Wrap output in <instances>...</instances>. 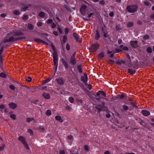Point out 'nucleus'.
Returning a JSON list of instances; mask_svg holds the SVG:
<instances>
[{
	"mask_svg": "<svg viewBox=\"0 0 154 154\" xmlns=\"http://www.w3.org/2000/svg\"><path fill=\"white\" fill-rule=\"evenodd\" d=\"M24 35L23 32L21 30H15L12 32H10L8 34L9 36L13 35L11 36L8 39H6L4 40L5 43L8 42H14L22 39L21 37H19L17 36L22 35Z\"/></svg>",
	"mask_w": 154,
	"mask_h": 154,
	"instance_id": "nucleus-1",
	"label": "nucleus"
},
{
	"mask_svg": "<svg viewBox=\"0 0 154 154\" xmlns=\"http://www.w3.org/2000/svg\"><path fill=\"white\" fill-rule=\"evenodd\" d=\"M52 48L53 51V52L52 53V55L54 68L56 71L57 69V66L58 65V57L55 47H52Z\"/></svg>",
	"mask_w": 154,
	"mask_h": 154,
	"instance_id": "nucleus-2",
	"label": "nucleus"
},
{
	"mask_svg": "<svg viewBox=\"0 0 154 154\" xmlns=\"http://www.w3.org/2000/svg\"><path fill=\"white\" fill-rule=\"evenodd\" d=\"M138 6L137 5H132L127 6L126 9L127 11L130 13H134L137 9Z\"/></svg>",
	"mask_w": 154,
	"mask_h": 154,
	"instance_id": "nucleus-3",
	"label": "nucleus"
},
{
	"mask_svg": "<svg viewBox=\"0 0 154 154\" xmlns=\"http://www.w3.org/2000/svg\"><path fill=\"white\" fill-rule=\"evenodd\" d=\"M18 140L23 145L26 149L28 150L29 149V147L26 141L25 138L22 136H20L18 138Z\"/></svg>",
	"mask_w": 154,
	"mask_h": 154,
	"instance_id": "nucleus-4",
	"label": "nucleus"
},
{
	"mask_svg": "<svg viewBox=\"0 0 154 154\" xmlns=\"http://www.w3.org/2000/svg\"><path fill=\"white\" fill-rule=\"evenodd\" d=\"M61 63L66 70H67L69 67L67 60L66 58H62L60 59Z\"/></svg>",
	"mask_w": 154,
	"mask_h": 154,
	"instance_id": "nucleus-5",
	"label": "nucleus"
},
{
	"mask_svg": "<svg viewBox=\"0 0 154 154\" xmlns=\"http://www.w3.org/2000/svg\"><path fill=\"white\" fill-rule=\"evenodd\" d=\"M99 47V44L97 42L94 43L90 48L91 52H94L96 51Z\"/></svg>",
	"mask_w": 154,
	"mask_h": 154,
	"instance_id": "nucleus-6",
	"label": "nucleus"
},
{
	"mask_svg": "<svg viewBox=\"0 0 154 154\" xmlns=\"http://www.w3.org/2000/svg\"><path fill=\"white\" fill-rule=\"evenodd\" d=\"M75 53H74L71 57L69 60L70 63L73 65H75L76 63V59L75 58Z\"/></svg>",
	"mask_w": 154,
	"mask_h": 154,
	"instance_id": "nucleus-7",
	"label": "nucleus"
},
{
	"mask_svg": "<svg viewBox=\"0 0 154 154\" xmlns=\"http://www.w3.org/2000/svg\"><path fill=\"white\" fill-rule=\"evenodd\" d=\"M137 43L138 42L137 41H131L130 42L131 46L134 48H137L139 47Z\"/></svg>",
	"mask_w": 154,
	"mask_h": 154,
	"instance_id": "nucleus-8",
	"label": "nucleus"
},
{
	"mask_svg": "<svg viewBox=\"0 0 154 154\" xmlns=\"http://www.w3.org/2000/svg\"><path fill=\"white\" fill-rule=\"evenodd\" d=\"M86 8V6L85 5H83L82 6L80 9V12L82 15L83 16H84L85 14V10Z\"/></svg>",
	"mask_w": 154,
	"mask_h": 154,
	"instance_id": "nucleus-9",
	"label": "nucleus"
},
{
	"mask_svg": "<svg viewBox=\"0 0 154 154\" xmlns=\"http://www.w3.org/2000/svg\"><path fill=\"white\" fill-rule=\"evenodd\" d=\"M103 96L104 97H105L106 96V93L103 91H99L96 94V96Z\"/></svg>",
	"mask_w": 154,
	"mask_h": 154,
	"instance_id": "nucleus-10",
	"label": "nucleus"
},
{
	"mask_svg": "<svg viewBox=\"0 0 154 154\" xmlns=\"http://www.w3.org/2000/svg\"><path fill=\"white\" fill-rule=\"evenodd\" d=\"M81 79L82 81L85 84L87 83L88 80L87 75L86 73H84V76H81Z\"/></svg>",
	"mask_w": 154,
	"mask_h": 154,
	"instance_id": "nucleus-11",
	"label": "nucleus"
},
{
	"mask_svg": "<svg viewBox=\"0 0 154 154\" xmlns=\"http://www.w3.org/2000/svg\"><path fill=\"white\" fill-rule=\"evenodd\" d=\"M55 80L57 82V83L59 85H62L64 84V82L63 79L62 77L56 79Z\"/></svg>",
	"mask_w": 154,
	"mask_h": 154,
	"instance_id": "nucleus-12",
	"label": "nucleus"
},
{
	"mask_svg": "<svg viewBox=\"0 0 154 154\" xmlns=\"http://www.w3.org/2000/svg\"><path fill=\"white\" fill-rule=\"evenodd\" d=\"M73 35L74 38H75L77 42H82L81 40L79 37V35L77 34L76 32H74L73 34Z\"/></svg>",
	"mask_w": 154,
	"mask_h": 154,
	"instance_id": "nucleus-13",
	"label": "nucleus"
},
{
	"mask_svg": "<svg viewBox=\"0 0 154 154\" xmlns=\"http://www.w3.org/2000/svg\"><path fill=\"white\" fill-rule=\"evenodd\" d=\"M141 113L144 116H149L150 113L149 111L147 110H143L141 112Z\"/></svg>",
	"mask_w": 154,
	"mask_h": 154,
	"instance_id": "nucleus-14",
	"label": "nucleus"
},
{
	"mask_svg": "<svg viewBox=\"0 0 154 154\" xmlns=\"http://www.w3.org/2000/svg\"><path fill=\"white\" fill-rule=\"evenodd\" d=\"M8 105L10 108L12 109H15L17 107L16 104L13 103H9Z\"/></svg>",
	"mask_w": 154,
	"mask_h": 154,
	"instance_id": "nucleus-15",
	"label": "nucleus"
},
{
	"mask_svg": "<svg viewBox=\"0 0 154 154\" xmlns=\"http://www.w3.org/2000/svg\"><path fill=\"white\" fill-rule=\"evenodd\" d=\"M96 34L95 37V39L96 40H98L100 38V35L98 30H96Z\"/></svg>",
	"mask_w": 154,
	"mask_h": 154,
	"instance_id": "nucleus-16",
	"label": "nucleus"
},
{
	"mask_svg": "<svg viewBox=\"0 0 154 154\" xmlns=\"http://www.w3.org/2000/svg\"><path fill=\"white\" fill-rule=\"evenodd\" d=\"M43 96L45 98L47 99H50V96L49 94L48 93H44L42 94Z\"/></svg>",
	"mask_w": 154,
	"mask_h": 154,
	"instance_id": "nucleus-17",
	"label": "nucleus"
},
{
	"mask_svg": "<svg viewBox=\"0 0 154 154\" xmlns=\"http://www.w3.org/2000/svg\"><path fill=\"white\" fill-rule=\"evenodd\" d=\"M55 119L59 121L60 122H63V119H61V117L59 116H57L55 117Z\"/></svg>",
	"mask_w": 154,
	"mask_h": 154,
	"instance_id": "nucleus-18",
	"label": "nucleus"
},
{
	"mask_svg": "<svg viewBox=\"0 0 154 154\" xmlns=\"http://www.w3.org/2000/svg\"><path fill=\"white\" fill-rule=\"evenodd\" d=\"M136 72V71L133 70L131 69H129L128 70V72L131 75L134 74Z\"/></svg>",
	"mask_w": 154,
	"mask_h": 154,
	"instance_id": "nucleus-19",
	"label": "nucleus"
},
{
	"mask_svg": "<svg viewBox=\"0 0 154 154\" xmlns=\"http://www.w3.org/2000/svg\"><path fill=\"white\" fill-rule=\"evenodd\" d=\"M67 36L66 35H64L63 36V39L62 42H61V44L62 45H63V44H64L66 41L67 40Z\"/></svg>",
	"mask_w": 154,
	"mask_h": 154,
	"instance_id": "nucleus-20",
	"label": "nucleus"
},
{
	"mask_svg": "<svg viewBox=\"0 0 154 154\" xmlns=\"http://www.w3.org/2000/svg\"><path fill=\"white\" fill-rule=\"evenodd\" d=\"M34 41L38 43H45V42L43 41L42 40H41L40 39H39L38 38H35L34 39Z\"/></svg>",
	"mask_w": 154,
	"mask_h": 154,
	"instance_id": "nucleus-21",
	"label": "nucleus"
},
{
	"mask_svg": "<svg viewBox=\"0 0 154 154\" xmlns=\"http://www.w3.org/2000/svg\"><path fill=\"white\" fill-rule=\"evenodd\" d=\"M34 28V26L32 24L28 23L27 26V28L30 30H32Z\"/></svg>",
	"mask_w": 154,
	"mask_h": 154,
	"instance_id": "nucleus-22",
	"label": "nucleus"
},
{
	"mask_svg": "<svg viewBox=\"0 0 154 154\" xmlns=\"http://www.w3.org/2000/svg\"><path fill=\"white\" fill-rule=\"evenodd\" d=\"M119 47L121 48H122V49L123 50L128 51V48L126 46L124 47V46L122 45H120L119 46Z\"/></svg>",
	"mask_w": 154,
	"mask_h": 154,
	"instance_id": "nucleus-23",
	"label": "nucleus"
},
{
	"mask_svg": "<svg viewBox=\"0 0 154 154\" xmlns=\"http://www.w3.org/2000/svg\"><path fill=\"white\" fill-rule=\"evenodd\" d=\"M13 13L15 15H18L20 14V12L19 11L15 10L13 11Z\"/></svg>",
	"mask_w": 154,
	"mask_h": 154,
	"instance_id": "nucleus-24",
	"label": "nucleus"
},
{
	"mask_svg": "<svg viewBox=\"0 0 154 154\" xmlns=\"http://www.w3.org/2000/svg\"><path fill=\"white\" fill-rule=\"evenodd\" d=\"M38 15L42 18H44L45 16V13L43 12H40L39 13Z\"/></svg>",
	"mask_w": 154,
	"mask_h": 154,
	"instance_id": "nucleus-25",
	"label": "nucleus"
},
{
	"mask_svg": "<svg viewBox=\"0 0 154 154\" xmlns=\"http://www.w3.org/2000/svg\"><path fill=\"white\" fill-rule=\"evenodd\" d=\"M85 85L90 90H91L92 88V86L90 84H87V83L85 84Z\"/></svg>",
	"mask_w": 154,
	"mask_h": 154,
	"instance_id": "nucleus-26",
	"label": "nucleus"
},
{
	"mask_svg": "<svg viewBox=\"0 0 154 154\" xmlns=\"http://www.w3.org/2000/svg\"><path fill=\"white\" fill-rule=\"evenodd\" d=\"M104 57V54L103 52L100 53L98 55V58L100 59L103 58Z\"/></svg>",
	"mask_w": 154,
	"mask_h": 154,
	"instance_id": "nucleus-27",
	"label": "nucleus"
},
{
	"mask_svg": "<svg viewBox=\"0 0 154 154\" xmlns=\"http://www.w3.org/2000/svg\"><path fill=\"white\" fill-rule=\"evenodd\" d=\"M77 69L80 73H81L82 72V70L81 65H79L78 66Z\"/></svg>",
	"mask_w": 154,
	"mask_h": 154,
	"instance_id": "nucleus-28",
	"label": "nucleus"
},
{
	"mask_svg": "<svg viewBox=\"0 0 154 154\" xmlns=\"http://www.w3.org/2000/svg\"><path fill=\"white\" fill-rule=\"evenodd\" d=\"M45 114L47 116H50L51 114V112L50 110H47L45 113Z\"/></svg>",
	"mask_w": 154,
	"mask_h": 154,
	"instance_id": "nucleus-29",
	"label": "nucleus"
},
{
	"mask_svg": "<svg viewBox=\"0 0 154 154\" xmlns=\"http://www.w3.org/2000/svg\"><path fill=\"white\" fill-rule=\"evenodd\" d=\"M34 119L33 118H28L26 119V121L28 122H29L32 121L34 120Z\"/></svg>",
	"mask_w": 154,
	"mask_h": 154,
	"instance_id": "nucleus-30",
	"label": "nucleus"
},
{
	"mask_svg": "<svg viewBox=\"0 0 154 154\" xmlns=\"http://www.w3.org/2000/svg\"><path fill=\"white\" fill-rule=\"evenodd\" d=\"M69 100L71 103H73L74 101V99L73 97H70L69 98Z\"/></svg>",
	"mask_w": 154,
	"mask_h": 154,
	"instance_id": "nucleus-31",
	"label": "nucleus"
},
{
	"mask_svg": "<svg viewBox=\"0 0 154 154\" xmlns=\"http://www.w3.org/2000/svg\"><path fill=\"white\" fill-rule=\"evenodd\" d=\"M125 94L124 93H122L121 95H119L117 96V97H119L120 99H122L124 97Z\"/></svg>",
	"mask_w": 154,
	"mask_h": 154,
	"instance_id": "nucleus-32",
	"label": "nucleus"
},
{
	"mask_svg": "<svg viewBox=\"0 0 154 154\" xmlns=\"http://www.w3.org/2000/svg\"><path fill=\"white\" fill-rule=\"evenodd\" d=\"M122 107L123 109L125 111H127L128 109V106L126 105H122Z\"/></svg>",
	"mask_w": 154,
	"mask_h": 154,
	"instance_id": "nucleus-33",
	"label": "nucleus"
},
{
	"mask_svg": "<svg viewBox=\"0 0 154 154\" xmlns=\"http://www.w3.org/2000/svg\"><path fill=\"white\" fill-rule=\"evenodd\" d=\"M66 109L69 111H71L72 110L71 107L69 106V105H67L65 107Z\"/></svg>",
	"mask_w": 154,
	"mask_h": 154,
	"instance_id": "nucleus-34",
	"label": "nucleus"
},
{
	"mask_svg": "<svg viewBox=\"0 0 154 154\" xmlns=\"http://www.w3.org/2000/svg\"><path fill=\"white\" fill-rule=\"evenodd\" d=\"M32 80V78L29 76H28L26 78V81L28 82H30Z\"/></svg>",
	"mask_w": 154,
	"mask_h": 154,
	"instance_id": "nucleus-35",
	"label": "nucleus"
},
{
	"mask_svg": "<svg viewBox=\"0 0 154 154\" xmlns=\"http://www.w3.org/2000/svg\"><path fill=\"white\" fill-rule=\"evenodd\" d=\"M146 51L149 53H151L152 52V49L150 47H148L146 49Z\"/></svg>",
	"mask_w": 154,
	"mask_h": 154,
	"instance_id": "nucleus-36",
	"label": "nucleus"
},
{
	"mask_svg": "<svg viewBox=\"0 0 154 154\" xmlns=\"http://www.w3.org/2000/svg\"><path fill=\"white\" fill-rule=\"evenodd\" d=\"M84 149L86 151H89V148L88 146L85 145L84 147Z\"/></svg>",
	"mask_w": 154,
	"mask_h": 154,
	"instance_id": "nucleus-37",
	"label": "nucleus"
},
{
	"mask_svg": "<svg viewBox=\"0 0 154 154\" xmlns=\"http://www.w3.org/2000/svg\"><path fill=\"white\" fill-rule=\"evenodd\" d=\"M0 76L3 78H6V75L3 72H2L0 74Z\"/></svg>",
	"mask_w": 154,
	"mask_h": 154,
	"instance_id": "nucleus-38",
	"label": "nucleus"
},
{
	"mask_svg": "<svg viewBox=\"0 0 154 154\" xmlns=\"http://www.w3.org/2000/svg\"><path fill=\"white\" fill-rule=\"evenodd\" d=\"M38 129L40 130V131L43 132L45 130V128L42 126H41Z\"/></svg>",
	"mask_w": 154,
	"mask_h": 154,
	"instance_id": "nucleus-39",
	"label": "nucleus"
},
{
	"mask_svg": "<svg viewBox=\"0 0 154 154\" xmlns=\"http://www.w3.org/2000/svg\"><path fill=\"white\" fill-rule=\"evenodd\" d=\"M100 106V105H98V106H95V108L99 112H100L101 111V109L99 107Z\"/></svg>",
	"mask_w": 154,
	"mask_h": 154,
	"instance_id": "nucleus-40",
	"label": "nucleus"
},
{
	"mask_svg": "<svg viewBox=\"0 0 154 154\" xmlns=\"http://www.w3.org/2000/svg\"><path fill=\"white\" fill-rule=\"evenodd\" d=\"M50 80H51V79L50 78H48L47 79L44 80V82L43 83L44 84L47 83L48 82L50 81Z\"/></svg>",
	"mask_w": 154,
	"mask_h": 154,
	"instance_id": "nucleus-41",
	"label": "nucleus"
},
{
	"mask_svg": "<svg viewBox=\"0 0 154 154\" xmlns=\"http://www.w3.org/2000/svg\"><path fill=\"white\" fill-rule=\"evenodd\" d=\"M10 117L14 120L16 119V116L14 114H13L10 116Z\"/></svg>",
	"mask_w": 154,
	"mask_h": 154,
	"instance_id": "nucleus-42",
	"label": "nucleus"
},
{
	"mask_svg": "<svg viewBox=\"0 0 154 154\" xmlns=\"http://www.w3.org/2000/svg\"><path fill=\"white\" fill-rule=\"evenodd\" d=\"M28 132L31 135H32L33 134V131L31 129H29L28 130Z\"/></svg>",
	"mask_w": 154,
	"mask_h": 154,
	"instance_id": "nucleus-43",
	"label": "nucleus"
},
{
	"mask_svg": "<svg viewBox=\"0 0 154 154\" xmlns=\"http://www.w3.org/2000/svg\"><path fill=\"white\" fill-rule=\"evenodd\" d=\"M28 8V6H26L24 7H22L21 8V10L22 11H26Z\"/></svg>",
	"mask_w": 154,
	"mask_h": 154,
	"instance_id": "nucleus-44",
	"label": "nucleus"
},
{
	"mask_svg": "<svg viewBox=\"0 0 154 154\" xmlns=\"http://www.w3.org/2000/svg\"><path fill=\"white\" fill-rule=\"evenodd\" d=\"M28 18V17L27 15H23V19L24 20H27Z\"/></svg>",
	"mask_w": 154,
	"mask_h": 154,
	"instance_id": "nucleus-45",
	"label": "nucleus"
},
{
	"mask_svg": "<svg viewBox=\"0 0 154 154\" xmlns=\"http://www.w3.org/2000/svg\"><path fill=\"white\" fill-rule=\"evenodd\" d=\"M53 20L51 19H48L47 20L46 22L48 24H51L52 23Z\"/></svg>",
	"mask_w": 154,
	"mask_h": 154,
	"instance_id": "nucleus-46",
	"label": "nucleus"
},
{
	"mask_svg": "<svg viewBox=\"0 0 154 154\" xmlns=\"http://www.w3.org/2000/svg\"><path fill=\"white\" fill-rule=\"evenodd\" d=\"M4 111H3L2 110H1V111L2 112H4L5 113H7L8 112V109L6 108L5 107L3 109Z\"/></svg>",
	"mask_w": 154,
	"mask_h": 154,
	"instance_id": "nucleus-47",
	"label": "nucleus"
},
{
	"mask_svg": "<svg viewBox=\"0 0 154 154\" xmlns=\"http://www.w3.org/2000/svg\"><path fill=\"white\" fill-rule=\"evenodd\" d=\"M65 34L66 35L69 32V30L67 27H66L64 29Z\"/></svg>",
	"mask_w": 154,
	"mask_h": 154,
	"instance_id": "nucleus-48",
	"label": "nucleus"
},
{
	"mask_svg": "<svg viewBox=\"0 0 154 154\" xmlns=\"http://www.w3.org/2000/svg\"><path fill=\"white\" fill-rule=\"evenodd\" d=\"M3 63L2 56V54L0 55V64H2Z\"/></svg>",
	"mask_w": 154,
	"mask_h": 154,
	"instance_id": "nucleus-49",
	"label": "nucleus"
},
{
	"mask_svg": "<svg viewBox=\"0 0 154 154\" xmlns=\"http://www.w3.org/2000/svg\"><path fill=\"white\" fill-rule=\"evenodd\" d=\"M5 106L3 104L0 105V108L1 110H3L4 108H5Z\"/></svg>",
	"mask_w": 154,
	"mask_h": 154,
	"instance_id": "nucleus-50",
	"label": "nucleus"
},
{
	"mask_svg": "<svg viewBox=\"0 0 154 154\" xmlns=\"http://www.w3.org/2000/svg\"><path fill=\"white\" fill-rule=\"evenodd\" d=\"M133 26V23L132 22H129L127 24V26L128 27H130Z\"/></svg>",
	"mask_w": 154,
	"mask_h": 154,
	"instance_id": "nucleus-51",
	"label": "nucleus"
},
{
	"mask_svg": "<svg viewBox=\"0 0 154 154\" xmlns=\"http://www.w3.org/2000/svg\"><path fill=\"white\" fill-rule=\"evenodd\" d=\"M116 63L117 64L119 65H121L122 64V63L121 62V60H119L118 61H116Z\"/></svg>",
	"mask_w": 154,
	"mask_h": 154,
	"instance_id": "nucleus-52",
	"label": "nucleus"
},
{
	"mask_svg": "<svg viewBox=\"0 0 154 154\" xmlns=\"http://www.w3.org/2000/svg\"><path fill=\"white\" fill-rule=\"evenodd\" d=\"M143 3L145 5L147 6H149L150 5L149 2L146 1H144Z\"/></svg>",
	"mask_w": 154,
	"mask_h": 154,
	"instance_id": "nucleus-53",
	"label": "nucleus"
},
{
	"mask_svg": "<svg viewBox=\"0 0 154 154\" xmlns=\"http://www.w3.org/2000/svg\"><path fill=\"white\" fill-rule=\"evenodd\" d=\"M143 38L145 39H149V36L148 35H145L143 36Z\"/></svg>",
	"mask_w": 154,
	"mask_h": 154,
	"instance_id": "nucleus-54",
	"label": "nucleus"
},
{
	"mask_svg": "<svg viewBox=\"0 0 154 154\" xmlns=\"http://www.w3.org/2000/svg\"><path fill=\"white\" fill-rule=\"evenodd\" d=\"M66 48L68 51H69L70 50V46L68 43H67L66 44Z\"/></svg>",
	"mask_w": 154,
	"mask_h": 154,
	"instance_id": "nucleus-55",
	"label": "nucleus"
},
{
	"mask_svg": "<svg viewBox=\"0 0 154 154\" xmlns=\"http://www.w3.org/2000/svg\"><path fill=\"white\" fill-rule=\"evenodd\" d=\"M99 3L100 4H101V5H104L105 4V2L104 0L100 1V2Z\"/></svg>",
	"mask_w": 154,
	"mask_h": 154,
	"instance_id": "nucleus-56",
	"label": "nucleus"
},
{
	"mask_svg": "<svg viewBox=\"0 0 154 154\" xmlns=\"http://www.w3.org/2000/svg\"><path fill=\"white\" fill-rule=\"evenodd\" d=\"M42 23L41 22H39L37 23V26L38 27H40L42 25Z\"/></svg>",
	"mask_w": 154,
	"mask_h": 154,
	"instance_id": "nucleus-57",
	"label": "nucleus"
},
{
	"mask_svg": "<svg viewBox=\"0 0 154 154\" xmlns=\"http://www.w3.org/2000/svg\"><path fill=\"white\" fill-rule=\"evenodd\" d=\"M115 50L116 51V53H119L120 52L122 51V50L116 48Z\"/></svg>",
	"mask_w": 154,
	"mask_h": 154,
	"instance_id": "nucleus-58",
	"label": "nucleus"
},
{
	"mask_svg": "<svg viewBox=\"0 0 154 154\" xmlns=\"http://www.w3.org/2000/svg\"><path fill=\"white\" fill-rule=\"evenodd\" d=\"M94 12H91V13H90L89 14H88V16L87 17L88 18H90L91 17L94 15Z\"/></svg>",
	"mask_w": 154,
	"mask_h": 154,
	"instance_id": "nucleus-59",
	"label": "nucleus"
},
{
	"mask_svg": "<svg viewBox=\"0 0 154 154\" xmlns=\"http://www.w3.org/2000/svg\"><path fill=\"white\" fill-rule=\"evenodd\" d=\"M67 138L69 139L70 140H73V137L72 135H69L68 136Z\"/></svg>",
	"mask_w": 154,
	"mask_h": 154,
	"instance_id": "nucleus-60",
	"label": "nucleus"
},
{
	"mask_svg": "<svg viewBox=\"0 0 154 154\" xmlns=\"http://www.w3.org/2000/svg\"><path fill=\"white\" fill-rule=\"evenodd\" d=\"M5 147V145L3 144L2 146L0 147V151L3 150Z\"/></svg>",
	"mask_w": 154,
	"mask_h": 154,
	"instance_id": "nucleus-61",
	"label": "nucleus"
},
{
	"mask_svg": "<svg viewBox=\"0 0 154 154\" xmlns=\"http://www.w3.org/2000/svg\"><path fill=\"white\" fill-rule=\"evenodd\" d=\"M56 26V25L54 23H52L51 24V27L52 28H54Z\"/></svg>",
	"mask_w": 154,
	"mask_h": 154,
	"instance_id": "nucleus-62",
	"label": "nucleus"
},
{
	"mask_svg": "<svg viewBox=\"0 0 154 154\" xmlns=\"http://www.w3.org/2000/svg\"><path fill=\"white\" fill-rule=\"evenodd\" d=\"M106 117L107 118H109L111 117V115L109 113H107L106 115Z\"/></svg>",
	"mask_w": 154,
	"mask_h": 154,
	"instance_id": "nucleus-63",
	"label": "nucleus"
},
{
	"mask_svg": "<svg viewBox=\"0 0 154 154\" xmlns=\"http://www.w3.org/2000/svg\"><path fill=\"white\" fill-rule=\"evenodd\" d=\"M9 87L12 90H14L15 89L14 86L13 85H10Z\"/></svg>",
	"mask_w": 154,
	"mask_h": 154,
	"instance_id": "nucleus-64",
	"label": "nucleus"
}]
</instances>
